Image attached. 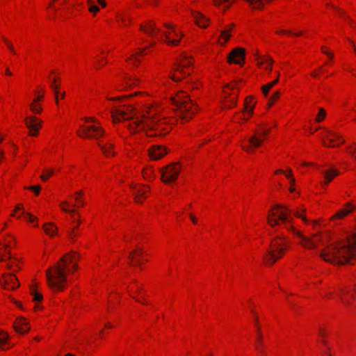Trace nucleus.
<instances>
[{"instance_id": "obj_9", "label": "nucleus", "mask_w": 356, "mask_h": 356, "mask_svg": "<svg viewBox=\"0 0 356 356\" xmlns=\"http://www.w3.org/2000/svg\"><path fill=\"white\" fill-rule=\"evenodd\" d=\"M104 130L95 125L81 127V129L78 131L77 134L80 137L93 138L97 140L99 137L104 135Z\"/></svg>"}, {"instance_id": "obj_61", "label": "nucleus", "mask_w": 356, "mask_h": 356, "mask_svg": "<svg viewBox=\"0 0 356 356\" xmlns=\"http://www.w3.org/2000/svg\"><path fill=\"white\" fill-rule=\"evenodd\" d=\"M290 180V183L291 185H293L294 183H295V179L293 177H291L290 179H289Z\"/></svg>"}, {"instance_id": "obj_38", "label": "nucleus", "mask_w": 356, "mask_h": 356, "mask_svg": "<svg viewBox=\"0 0 356 356\" xmlns=\"http://www.w3.org/2000/svg\"><path fill=\"white\" fill-rule=\"evenodd\" d=\"M32 295L33 296V301H41L43 298V296L42 294H40L35 291H32Z\"/></svg>"}, {"instance_id": "obj_15", "label": "nucleus", "mask_w": 356, "mask_h": 356, "mask_svg": "<svg viewBox=\"0 0 356 356\" xmlns=\"http://www.w3.org/2000/svg\"><path fill=\"white\" fill-rule=\"evenodd\" d=\"M140 29L150 36H154L161 31L153 21H148L145 24H140Z\"/></svg>"}, {"instance_id": "obj_55", "label": "nucleus", "mask_w": 356, "mask_h": 356, "mask_svg": "<svg viewBox=\"0 0 356 356\" xmlns=\"http://www.w3.org/2000/svg\"><path fill=\"white\" fill-rule=\"evenodd\" d=\"M266 62L267 65H269V66H270L273 63V60L270 58H267L266 60Z\"/></svg>"}, {"instance_id": "obj_11", "label": "nucleus", "mask_w": 356, "mask_h": 356, "mask_svg": "<svg viewBox=\"0 0 356 356\" xmlns=\"http://www.w3.org/2000/svg\"><path fill=\"white\" fill-rule=\"evenodd\" d=\"M165 26L168 29H170L172 30V31L164 33V35L165 37V42L168 45H177L181 40L182 35L180 33L177 32L172 26L168 24H165Z\"/></svg>"}, {"instance_id": "obj_22", "label": "nucleus", "mask_w": 356, "mask_h": 356, "mask_svg": "<svg viewBox=\"0 0 356 356\" xmlns=\"http://www.w3.org/2000/svg\"><path fill=\"white\" fill-rule=\"evenodd\" d=\"M322 173L323 174L324 178H325V184H328L336 176H337L339 174V172L334 169V168H330L327 170H323L322 171Z\"/></svg>"}, {"instance_id": "obj_49", "label": "nucleus", "mask_w": 356, "mask_h": 356, "mask_svg": "<svg viewBox=\"0 0 356 356\" xmlns=\"http://www.w3.org/2000/svg\"><path fill=\"white\" fill-rule=\"evenodd\" d=\"M350 154L356 160V146L355 147L350 149Z\"/></svg>"}, {"instance_id": "obj_4", "label": "nucleus", "mask_w": 356, "mask_h": 356, "mask_svg": "<svg viewBox=\"0 0 356 356\" xmlns=\"http://www.w3.org/2000/svg\"><path fill=\"white\" fill-rule=\"evenodd\" d=\"M77 268L75 252L65 254L52 269L46 270L49 286L54 290L63 291L65 289L63 284L67 282V273H72Z\"/></svg>"}, {"instance_id": "obj_31", "label": "nucleus", "mask_w": 356, "mask_h": 356, "mask_svg": "<svg viewBox=\"0 0 356 356\" xmlns=\"http://www.w3.org/2000/svg\"><path fill=\"white\" fill-rule=\"evenodd\" d=\"M60 206L61 207V209H62V210L63 211L67 212V213H70L71 214L75 213V210L74 209H69L67 208V207L69 206L68 202L63 201V202H61Z\"/></svg>"}, {"instance_id": "obj_33", "label": "nucleus", "mask_w": 356, "mask_h": 356, "mask_svg": "<svg viewBox=\"0 0 356 356\" xmlns=\"http://www.w3.org/2000/svg\"><path fill=\"white\" fill-rule=\"evenodd\" d=\"M55 82H56V80L54 79L52 81V83L51 84V87L53 88V90L55 92L56 102L58 104V90L59 88V86L56 85Z\"/></svg>"}, {"instance_id": "obj_21", "label": "nucleus", "mask_w": 356, "mask_h": 356, "mask_svg": "<svg viewBox=\"0 0 356 356\" xmlns=\"http://www.w3.org/2000/svg\"><path fill=\"white\" fill-rule=\"evenodd\" d=\"M193 16L197 26L202 28H206L209 25L208 19L202 14L197 12H193Z\"/></svg>"}, {"instance_id": "obj_19", "label": "nucleus", "mask_w": 356, "mask_h": 356, "mask_svg": "<svg viewBox=\"0 0 356 356\" xmlns=\"http://www.w3.org/2000/svg\"><path fill=\"white\" fill-rule=\"evenodd\" d=\"M149 192V190L147 188H134V195L135 196V200L138 203H142L143 200L147 197V193Z\"/></svg>"}, {"instance_id": "obj_27", "label": "nucleus", "mask_w": 356, "mask_h": 356, "mask_svg": "<svg viewBox=\"0 0 356 356\" xmlns=\"http://www.w3.org/2000/svg\"><path fill=\"white\" fill-rule=\"evenodd\" d=\"M8 334L3 332H0V348L6 349V345L8 343Z\"/></svg>"}, {"instance_id": "obj_58", "label": "nucleus", "mask_w": 356, "mask_h": 356, "mask_svg": "<svg viewBox=\"0 0 356 356\" xmlns=\"http://www.w3.org/2000/svg\"><path fill=\"white\" fill-rule=\"evenodd\" d=\"M98 2L102 5V7H105L106 5L104 0H98Z\"/></svg>"}, {"instance_id": "obj_16", "label": "nucleus", "mask_w": 356, "mask_h": 356, "mask_svg": "<svg viewBox=\"0 0 356 356\" xmlns=\"http://www.w3.org/2000/svg\"><path fill=\"white\" fill-rule=\"evenodd\" d=\"M166 153L165 149L160 145H154L149 150V155L152 160H158Z\"/></svg>"}, {"instance_id": "obj_46", "label": "nucleus", "mask_w": 356, "mask_h": 356, "mask_svg": "<svg viewBox=\"0 0 356 356\" xmlns=\"http://www.w3.org/2000/svg\"><path fill=\"white\" fill-rule=\"evenodd\" d=\"M77 222H78V224H79V223H80V220H77ZM78 225H77L75 227H74V228L72 229V230L69 233V236H70L71 238H73L74 236H76V234H75V229L78 227Z\"/></svg>"}, {"instance_id": "obj_50", "label": "nucleus", "mask_w": 356, "mask_h": 356, "mask_svg": "<svg viewBox=\"0 0 356 356\" xmlns=\"http://www.w3.org/2000/svg\"><path fill=\"white\" fill-rule=\"evenodd\" d=\"M189 217H190L191 220H192V222L194 224H197V218L195 217V216L193 213H190L189 214Z\"/></svg>"}, {"instance_id": "obj_48", "label": "nucleus", "mask_w": 356, "mask_h": 356, "mask_svg": "<svg viewBox=\"0 0 356 356\" xmlns=\"http://www.w3.org/2000/svg\"><path fill=\"white\" fill-rule=\"evenodd\" d=\"M8 248V245H6L4 246V249H5V250H6V248ZM3 249V248H0V261H6V260L4 259L3 254H2V252H1V250H2Z\"/></svg>"}, {"instance_id": "obj_37", "label": "nucleus", "mask_w": 356, "mask_h": 356, "mask_svg": "<svg viewBox=\"0 0 356 356\" xmlns=\"http://www.w3.org/2000/svg\"><path fill=\"white\" fill-rule=\"evenodd\" d=\"M45 173L46 174H43L40 176V178L42 181H47L49 177L51 176L54 174V170L50 169L48 172Z\"/></svg>"}, {"instance_id": "obj_23", "label": "nucleus", "mask_w": 356, "mask_h": 356, "mask_svg": "<svg viewBox=\"0 0 356 356\" xmlns=\"http://www.w3.org/2000/svg\"><path fill=\"white\" fill-rule=\"evenodd\" d=\"M17 211H22L21 214L17 216V218H19L21 215L22 216H24V218L25 220H29V222H33V221H35L36 220V218L32 215H31L28 212H25L24 209H23V206L22 204H18L17 205L15 211H14V213H12V216H15V213L17 212Z\"/></svg>"}, {"instance_id": "obj_36", "label": "nucleus", "mask_w": 356, "mask_h": 356, "mask_svg": "<svg viewBox=\"0 0 356 356\" xmlns=\"http://www.w3.org/2000/svg\"><path fill=\"white\" fill-rule=\"evenodd\" d=\"M221 37L224 39L223 44H225L229 38L230 37L229 30V29H225L221 31Z\"/></svg>"}, {"instance_id": "obj_35", "label": "nucleus", "mask_w": 356, "mask_h": 356, "mask_svg": "<svg viewBox=\"0 0 356 356\" xmlns=\"http://www.w3.org/2000/svg\"><path fill=\"white\" fill-rule=\"evenodd\" d=\"M30 108L33 111V113L35 114H39L42 112V108L40 106H38L36 103L35 102L31 104Z\"/></svg>"}, {"instance_id": "obj_40", "label": "nucleus", "mask_w": 356, "mask_h": 356, "mask_svg": "<svg viewBox=\"0 0 356 356\" xmlns=\"http://www.w3.org/2000/svg\"><path fill=\"white\" fill-rule=\"evenodd\" d=\"M136 252H138V254L140 255L143 254V249L142 248H137L136 250H133L131 251L129 254V258L131 259H134V254H136Z\"/></svg>"}, {"instance_id": "obj_57", "label": "nucleus", "mask_w": 356, "mask_h": 356, "mask_svg": "<svg viewBox=\"0 0 356 356\" xmlns=\"http://www.w3.org/2000/svg\"><path fill=\"white\" fill-rule=\"evenodd\" d=\"M42 98V95H39L35 99H34L33 102L37 103L38 101H40Z\"/></svg>"}, {"instance_id": "obj_63", "label": "nucleus", "mask_w": 356, "mask_h": 356, "mask_svg": "<svg viewBox=\"0 0 356 356\" xmlns=\"http://www.w3.org/2000/svg\"><path fill=\"white\" fill-rule=\"evenodd\" d=\"M142 261L140 259H137V264L138 266H141L142 265Z\"/></svg>"}, {"instance_id": "obj_41", "label": "nucleus", "mask_w": 356, "mask_h": 356, "mask_svg": "<svg viewBox=\"0 0 356 356\" xmlns=\"http://www.w3.org/2000/svg\"><path fill=\"white\" fill-rule=\"evenodd\" d=\"M26 189H29L35 192L36 195H38L40 193V186H32L30 187H25Z\"/></svg>"}, {"instance_id": "obj_43", "label": "nucleus", "mask_w": 356, "mask_h": 356, "mask_svg": "<svg viewBox=\"0 0 356 356\" xmlns=\"http://www.w3.org/2000/svg\"><path fill=\"white\" fill-rule=\"evenodd\" d=\"M3 41L6 42V44H7L8 47L9 48V49L14 54H15V49L13 47V45L7 40L5 38H2Z\"/></svg>"}, {"instance_id": "obj_34", "label": "nucleus", "mask_w": 356, "mask_h": 356, "mask_svg": "<svg viewBox=\"0 0 356 356\" xmlns=\"http://www.w3.org/2000/svg\"><path fill=\"white\" fill-rule=\"evenodd\" d=\"M325 115H326L325 111L323 108H319V112H318V114L316 119V122H321L324 119Z\"/></svg>"}, {"instance_id": "obj_53", "label": "nucleus", "mask_w": 356, "mask_h": 356, "mask_svg": "<svg viewBox=\"0 0 356 356\" xmlns=\"http://www.w3.org/2000/svg\"><path fill=\"white\" fill-rule=\"evenodd\" d=\"M277 33L284 34V33H292V32H291V31L280 30V31H277Z\"/></svg>"}, {"instance_id": "obj_62", "label": "nucleus", "mask_w": 356, "mask_h": 356, "mask_svg": "<svg viewBox=\"0 0 356 356\" xmlns=\"http://www.w3.org/2000/svg\"><path fill=\"white\" fill-rule=\"evenodd\" d=\"M346 18L349 21L350 25L353 26H354L353 22L351 19H350L349 17H347Z\"/></svg>"}, {"instance_id": "obj_45", "label": "nucleus", "mask_w": 356, "mask_h": 356, "mask_svg": "<svg viewBox=\"0 0 356 356\" xmlns=\"http://www.w3.org/2000/svg\"><path fill=\"white\" fill-rule=\"evenodd\" d=\"M294 215H295L296 217H298V218H302V219L305 222H308V220H307L305 217H303V216H302V214H301V213H300V211H298V210L296 211H295V213H294Z\"/></svg>"}, {"instance_id": "obj_7", "label": "nucleus", "mask_w": 356, "mask_h": 356, "mask_svg": "<svg viewBox=\"0 0 356 356\" xmlns=\"http://www.w3.org/2000/svg\"><path fill=\"white\" fill-rule=\"evenodd\" d=\"M192 58L186 54H182L173 68L171 78L174 81L178 82L184 79L191 74Z\"/></svg>"}, {"instance_id": "obj_18", "label": "nucleus", "mask_w": 356, "mask_h": 356, "mask_svg": "<svg viewBox=\"0 0 356 356\" xmlns=\"http://www.w3.org/2000/svg\"><path fill=\"white\" fill-rule=\"evenodd\" d=\"M5 278L4 284L11 289H15L19 287V282L15 275L13 273H8L3 275Z\"/></svg>"}, {"instance_id": "obj_56", "label": "nucleus", "mask_w": 356, "mask_h": 356, "mask_svg": "<svg viewBox=\"0 0 356 356\" xmlns=\"http://www.w3.org/2000/svg\"><path fill=\"white\" fill-rule=\"evenodd\" d=\"M76 194L79 197H80V198H81V199H82V197H83V191H77V192L76 193Z\"/></svg>"}, {"instance_id": "obj_1", "label": "nucleus", "mask_w": 356, "mask_h": 356, "mask_svg": "<svg viewBox=\"0 0 356 356\" xmlns=\"http://www.w3.org/2000/svg\"><path fill=\"white\" fill-rule=\"evenodd\" d=\"M111 113L114 122L130 121L127 127L131 133L146 131L147 136L153 137L165 136L170 130L165 120L158 115V109L153 106H145L141 112L128 106L112 109Z\"/></svg>"}, {"instance_id": "obj_13", "label": "nucleus", "mask_w": 356, "mask_h": 356, "mask_svg": "<svg viewBox=\"0 0 356 356\" xmlns=\"http://www.w3.org/2000/svg\"><path fill=\"white\" fill-rule=\"evenodd\" d=\"M42 122L33 116L27 117L25 119L26 127L30 130V135L36 136Z\"/></svg>"}, {"instance_id": "obj_59", "label": "nucleus", "mask_w": 356, "mask_h": 356, "mask_svg": "<svg viewBox=\"0 0 356 356\" xmlns=\"http://www.w3.org/2000/svg\"><path fill=\"white\" fill-rule=\"evenodd\" d=\"M332 8H334L335 10H337L339 12V14H340V15H343L344 14V12L341 10L340 9H339V8L334 7V6H332Z\"/></svg>"}, {"instance_id": "obj_12", "label": "nucleus", "mask_w": 356, "mask_h": 356, "mask_svg": "<svg viewBox=\"0 0 356 356\" xmlns=\"http://www.w3.org/2000/svg\"><path fill=\"white\" fill-rule=\"evenodd\" d=\"M245 49L243 48L234 49L229 54L227 60L229 63L242 65L245 60Z\"/></svg>"}, {"instance_id": "obj_54", "label": "nucleus", "mask_w": 356, "mask_h": 356, "mask_svg": "<svg viewBox=\"0 0 356 356\" xmlns=\"http://www.w3.org/2000/svg\"><path fill=\"white\" fill-rule=\"evenodd\" d=\"M286 177L288 178V179H290L291 177H293V175H292V170L291 169L289 170V172L285 174Z\"/></svg>"}, {"instance_id": "obj_28", "label": "nucleus", "mask_w": 356, "mask_h": 356, "mask_svg": "<svg viewBox=\"0 0 356 356\" xmlns=\"http://www.w3.org/2000/svg\"><path fill=\"white\" fill-rule=\"evenodd\" d=\"M278 78L275 79L274 81L267 83L266 85L262 87L263 93L266 97L268 95V91L275 85L278 83Z\"/></svg>"}, {"instance_id": "obj_32", "label": "nucleus", "mask_w": 356, "mask_h": 356, "mask_svg": "<svg viewBox=\"0 0 356 356\" xmlns=\"http://www.w3.org/2000/svg\"><path fill=\"white\" fill-rule=\"evenodd\" d=\"M119 20H120L124 25L127 24V21L130 20L129 15L126 13H120L118 15Z\"/></svg>"}, {"instance_id": "obj_5", "label": "nucleus", "mask_w": 356, "mask_h": 356, "mask_svg": "<svg viewBox=\"0 0 356 356\" xmlns=\"http://www.w3.org/2000/svg\"><path fill=\"white\" fill-rule=\"evenodd\" d=\"M172 102L175 106L177 115L184 122L191 119L196 111L193 102L189 96L181 91L172 97Z\"/></svg>"}, {"instance_id": "obj_3", "label": "nucleus", "mask_w": 356, "mask_h": 356, "mask_svg": "<svg viewBox=\"0 0 356 356\" xmlns=\"http://www.w3.org/2000/svg\"><path fill=\"white\" fill-rule=\"evenodd\" d=\"M320 257L333 264H344L356 261V232L347 235L346 240L327 246Z\"/></svg>"}, {"instance_id": "obj_6", "label": "nucleus", "mask_w": 356, "mask_h": 356, "mask_svg": "<svg viewBox=\"0 0 356 356\" xmlns=\"http://www.w3.org/2000/svg\"><path fill=\"white\" fill-rule=\"evenodd\" d=\"M289 248L284 242V238L282 236H277L274 238L267 250L266 254L264 257L265 261L267 265L272 266L280 258L282 257L284 251Z\"/></svg>"}, {"instance_id": "obj_51", "label": "nucleus", "mask_w": 356, "mask_h": 356, "mask_svg": "<svg viewBox=\"0 0 356 356\" xmlns=\"http://www.w3.org/2000/svg\"><path fill=\"white\" fill-rule=\"evenodd\" d=\"M322 52L326 55H327L330 58L333 57V55L325 50V48L324 47H322Z\"/></svg>"}, {"instance_id": "obj_30", "label": "nucleus", "mask_w": 356, "mask_h": 356, "mask_svg": "<svg viewBox=\"0 0 356 356\" xmlns=\"http://www.w3.org/2000/svg\"><path fill=\"white\" fill-rule=\"evenodd\" d=\"M140 83V79L136 76L129 77V79H127V80L126 81V84L128 87H131L132 86H134V85H138Z\"/></svg>"}, {"instance_id": "obj_29", "label": "nucleus", "mask_w": 356, "mask_h": 356, "mask_svg": "<svg viewBox=\"0 0 356 356\" xmlns=\"http://www.w3.org/2000/svg\"><path fill=\"white\" fill-rule=\"evenodd\" d=\"M100 147L103 152L106 154V156H109L110 155H113L114 153L111 151L113 147V145L111 143H108L104 146L100 145Z\"/></svg>"}, {"instance_id": "obj_8", "label": "nucleus", "mask_w": 356, "mask_h": 356, "mask_svg": "<svg viewBox=\"0 0 356 356\" xmlns=\"http://www.w3.org/2000/svg\"><path fill=\"white\" fill-rule=\"evenodd\" d=\"M269 131V129H265L261 125L260 129H257L256 132L248 139L250 146H243V149L248 152H251L252 148L260 147L268 134Z\"/></svg>"}, {"instance_id": "obj_39", "label": "nucleus", "mask_w": 356, "mask_h": 356, "mask_svg": "<svg viewBox=\"0 0 356 356\" xmlns=\"http://www.w3.org/2000/svg\"><path fill=\"white\" fill-rule=\"evenodd\" d=\"M280 95V93L279 91H277L274 93L273 96L269 99L268 102V106H271L273 104L274 100L276 99H278Z\"/></svg>"}, {"instance_id": "obj_60", "label": "nucleus", "mask_w": 356, "mask_h": 356, "mask_svg": "<svg viewBox=\"0 0 356 356\" xmlns=\"http://www.w3.org/2000/svg\"><path fill=\"white\" fill-rule=\"evenodd\" d=\"M6 74L8 76H11L12 75V73L10 72V70L8 67L6 68Z\"/></svg>"}, {"instance_id": "obj_24", "label": "nucleus", "mask_w": 356, "mask_h": 356, "mask_svg": "<svg viewBox=\"0 0 356 356\" xmlns=\"http://www.w3.org/2000/svg\"><path fill=\"white\" fill-rule=\"evenodd\" d=\"M354 209V207H353L350 204H347L346 207L345 209H343L338 212L336 213L334 216H332V219H336V218H343V217L346 216L348 213H351Z\"/></svg>"}, {"instance_id": "obj_26", "label": "nucleus", "mask_w": 356, "mask_h": 356, "mask_svg": "<svg viewBox=\"0 0 356 356\" xmlns=\"http://www.w3.org/2000/svg\"><path fill=\"white\" fill-rule=\"evenodd\" d=\"M254 104L251 97L247 98L245 102V113L251 115L253 113Z\"/></svg>"}, {"instance_id": "obj_42", "label": "nucleus", "mask_w": 356, "mask_h": 356, "mask_svg": "<svg viewBox=\"0 0 356 356\" xmlns=\"http://www.w3.org/2000/svg\"><path fill=\"white\" fill-rule=\"evenodd\" d=\"M3 41L6 42V44H7L8 47L9 48V49L14 54H15V49L13 47V45L7 40L5 38H2Z\"/></svg>"}, {"instance_id": "obj_64", "label": "nucleus", "mask_w": 356, "mask_h": 356, "mask_svg": "<svg viewBox=\"0 0 356 356\" xmlns=\"http://www.w3.org/2000/svg\"><path fill=\"white\" fill-rule=\"evenodd\" d=\"M279 173H284V171L281 169H279L275 171V174H279Z\"/></svg>"}, {"instance_id": "obj_10", "label": "nucleus", "mask_w": 356, "mask_h": 356, "mask_svg": "<svg viewBox=\"0 0 356 356\" xmlns=\"http://www.w3.org/2000/svg\"><path fill=\"white\" fill-rule=\"evenodd\" d=\"M179 172L180 167L179 163H172L162 170V181L165 184H169L177 179Z\"/></svg>"}, {"instance_id": "obj_44", "label": "nucleus", "mask_w": 356, "mask_h": 356, "mask_svg": "<svg viewBox=\"0 0 356 356\" xmlns=\"http://www.w3.org/2000/svg\"><path fill=\"white\" fill-rule=\"evenodd\" d=\"M89 10L92 13H97L99 10V8L95 5L90 4L89 7Z\"/></svg>"}, {"instance_id": "obj_17", "label": "nucleus", "mask_w": 356, "mask_h": 356, "mask_svg": "<svg viewBox=\"0 0 356 356\" xmlns=\"http://www.w3.org/2000/svg\"><path fill=\"white\" fill-rule=\"evenodd\" d=\"M14 327L16 332L20 334H24L30 329L28 323L22 317L16 319V321L14 324Z\"/></svg>"}, {"instance_id": "obj_2", "label": "nucleus", "mask_w": 356, "mask_h": 356, "mask_svg": "<svg viewBox=\"0 0 356 356\" xmlns=\"http://www.w3.org/2000/svg\"><path fill=\"white\" fill-rule=\"evenodd\" d=\"M291 212V209L289 207L279 204H275L273 209L268 211L267 222L271 227H275L283 224L286 229L300 238V243L303 247L315 249L316 248V241H320L321 238L318 237L317 234H314V239H311L305 236L300 231L296 229L291 225L293 219L290 216Z\"/></svg>"}, {"instance_id": "obj_20", "label": "nucleus", "mask_w": 356, "mask_h": 356, "mask_svg": "<svg viewBox=\"0 0 356 356\" xmlns=\"http://www.w3.org/2000/svg\"><path fill=\"white\" fill-rule=\"evenodd\" d=\"M252 312L254 314L255 325H256V326L257 327V345L256 346V348L257 349L258 351H259L261 353L263 354L264 351H263V350L261 348H264V343H263V341H262V334L260 332V325L259 324V318H258L257 315H256V314L253 311H252Z\"/></svg>"}, {"instance_id": "obj_47", "label": "nucleus", "mask_w": 356, "mask_h": 356, "mask_svg": "<svg viewBox=\"0 0 356 356\" xmlns=\"http://www.w3.org/2000/svg\"><path fill=\"white\" fill-rule=\"evenodd\" d=\"M213 1L216 5H220L222 2L229 3L230 4L232 2V0H213Z\"/></svg>"}, {"instance_id": "obj_25", "label": "nucleus", "mask_w": 356, "mask_h": 356, "mask_svg": "<svg viewBox=\"0 0 356 356\" xmlns=\"http://www.w3.org/2000/svg\"><path fill=\"white\" fill-rule=\"evenodd\" d=\"M43 229L45 233L49 236H54L56 234L57 228L52 223H45Z\"/></svg>"}, {"instance_id": "obj_14", "label": "nucleus", "mask_w": 356, "mask_h": 356, "mask_svg": "<svg viewBox=\"0 0 356 356\" xmlns=\"http://www.w3.org/2000/svg\"><path fill=\"white\" fill-rule=\"evenodd\" d=\"M325 138L329 141L328 145L325 141L323 143V145L327 147H335L344 143L340 135L332 131H327Z\"/></svg>"}, {"instance_id": "obj_52", "label": "nucleus", "mask_w": 356, "mask_h": 356, "mask_svg": "<svg viewBox=\"0 0 356 356\" xmlns=\"http://www.w3.org/2000/svg\"><path fill=\"white\" fill-rule=\"evenodd\" d=\"M85 121L87 122H97V120L94 118H86Z\"/></svg>"}]
</instances>
